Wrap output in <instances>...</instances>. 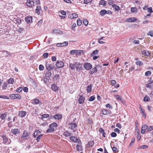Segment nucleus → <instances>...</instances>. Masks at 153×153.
<instances>
[{
	"label": "nucleus",
	"instance_id": "60",
	"mask_svg": "<svg viewBox=\"0 0 153 153\" xmlns=\"http://www.w3.org/2000/svg\"><path fill=\"white\" fill-rule=\"evenodd\" d=\"M135 140V138L133 137L132 138L131 142L130 143V144L129 145V146H131L132 145V144L134 142Z\"/></svg>",
	"mask_w": 153,
	"mask_h": 153
},
{
	"label": "nucleus",
	"instance_id": "12",
	"mask_svg": "<svg viewBox=\"0 0 153 153\" xmlns=\"http://www.w3.org/2000/svg\"><path fill=\"white\" fill-rule=\"evenodd\" d=\"M101 113L102 114L105 115L108 114H110L111 113V111H108L105 109H103L101 111Z\"/></svg>",
	"mask_w": 153,
	"mask_h": 153
},
{
	"label": "nucleus",
	"instance_id": "27",
	"mask_svg": "<svg viewBox=\"0 0 153 153\" xmlns=\"http://www.w3.org/2000/svg\"><path fill=\"white\" fill-rule=\"evenodd\" d=\"M112 7H113L116 11H119L120 10V7L117 5L114 4L112 5Z\"/></svg>",
	"mask_w": 153,
	"mask_h": 153
},
{
	"label": "nucleus",
	"instance_id": "34",
	"mask_svg": "<svg viewBox=\"0 0 153 153\" xmlns=\"http://www.w3.org/2000/svg\"><path fill=\"white\" fill-rule=\"evenodd\" d=\"M99 4L100 5H102L104 7H105L106 6V1L104 0H101L100 1Z\"/></svg>",
	"mask_w": 153,
	"mask_h": 153
},
{
	"label": "nucleus",
	"instance_id": "41",
	"mask_svg": "<svg viewBox=\"0 0 153 153\" xmlns=\"http://www.w3.org/2000/svg\"><path fill=\"white\" fill-rule=\"evenodd\" d=\"M69 67L71 70H74L75 68V64H73L72 63H70L69 64Z\"/></svg>",
	"mask_w": 153,
	"mask_h": 153
},
{
	"label": "nucleus",
	"instance_id": "4",
	"mask_svg": "<svg viewBox=\"0 0 153 153\" xmlns=\"http://www.w3.org/2000/svg\"><path fill=\"white\" fill-rule=\"evenodd\" d=\"M9 97L13 100H19L21 99V96L18 94H10Z\"/></svg>",
	"mask_w": 153,
	"mask_h": 153
},
{
	"label": "nucleus",
	"instance_id": "44",
	"mask_svg": "<svg viewBox=\"0 0 153 153\" xmlns=\"http://www.w3.org/2000/svg\"><path fill=\"white\" fill-rule=\"evenodd\" d=\"M136 64L137 65H139L140 66H142L143 65V62L141 61H137L136 62Z\"/></svg>",
	"mask_w": 153,
	"mask_h": 153
},
{
	"label": "nucleus",
	"instance_id": "8",
	"mask_svg": "<svg viewBox=\"0 0 153 153\" xmlns=\"http://www.w3.org/2000/svg\"><path fill=\"white\" fill-rule=\"evenodd\" d=\"M56 65L58 68H62L64 66V63L62 61H57Z\"/></svg>",
	"mask_w": 153,
	"mask_h": 153
},
{
	"label": "nucleus",
	"instance_id": "7",
	"mask_svg": "<svg viewBox=\"0 0 153 153\" xmlns=\"http://www.w3.org/2000/svg\"><path fill=\"white\" fill-rule=\"evenodd\" d=\"M75 68L77 71H80L82 69V65L80 62H76L75 63Z\"/></svg>",
	"mask_w": 153,
	"mask_h": 153
},
{
	"label": "nucleus",
	"instance_id": "18",
	"mask_svg": "<svg viewBox=\"0 0 153 153\" xmlns=\"http://www.w3.org/2000/svg\"><path fill=\"white\" fill-rule=\"evenodd\" d=\"M78 17L77 14L76 13H73L70 14L68 16V18L71 19H73L75 18H77Z\"/></svg>",
	"mask_w": 153,
	"mask_h": 153
},
{
	"label": "nucleus",
	"instance_id": "36",
	"mask_svg": "<svg viewBox=\"0 0 153 153\" xmlns=\"http://www.w3.org/2000/svg\"><path fill=\"white\" fill-rule=\"evenodd\" d=\"M98 51L96 50L93 51L92 53L91 54V56L92 57L93 56L96 55L98 54Z\"/></svg>",
	"mask_w": 153,
	"mask_h": 153
},
{
	"label": "nucleus",
	"instance_id": "35",
	"mask_svg": "<svg viewBox=\"0 0 153 153\" xmlns=\"http://www.w3.org/2000/svg\"><path fill=\"white\" fill-rule=\"evenodd\" d=\"M94 143V142L93 140H91L88 142V147H90V146H92Z\"/></svg>",
	"mask_w": 153,
	"mask_h": 153
},
{
	"label": "nucleus",
	"instance_id": "24",
	"mask_svg": "<svg viewBox=\"0 0 153 153\" xmlns=\"http://www.w3.org/2000/svg\"><path fill=\"white\" fill-rule=\"evenodd\" d=\"M36 13L39 14L40 13L41 11H42V8L40 6H37L36 7V9L35 10Z\"/></svg>",
	"mask_w": 153,
	"mask_h": 153
},
{
	"label": "nucleus",
	"instance_id": "58",
	"mask_svg": "<svg viewBox=\"0 0 153 153\" xmlns=\"http://www.w3.org/2000/svg\"><path fill=\"white\" fill-rule=\"evenodd\" d=\"M92 0H84V3L86 4H87L88 3L91 2Z\"/></svg>",
	"mask_w": 153,
	"mask_h": 153
},
{
	"label": "nucleus",
	"instance_id": "6",
	"mask_svg": "<svg viewBox=\"0 0 153 153\" xmlns=\"http://www.w3.org/2000/svg\"><path fill=\"white\" fill-rule=\"evenodd\" d=\"M70 140H71V141L74 142H78V143L79 144H81V142L79 139H78L77 138L72 136H71L70 137Z\"/></svg>",
	"mask_w": 153,
	"mask_h": 153
},
{
	"label": "nucleus",
	"instance_id": "39",
	"mask_svg": "<svg viewBox=\"0 0 153 153\" xmlns=\"http://www.w3.org/2000/svg\"><path fill=\"white\" fill-rule=\"evenodd\" d=\"M107 12V11L106 10H102L100 12V15L102 16H103Z\"/></svg>",
	"mask_w": 153,
	"mask_h": 153
},
{
	"label": "nucleus",
	"instance_id": "16",
	"mask_svg": "<svg viewBox=\"0 0 153 153\" xmlns=\"http://www.w3.org/2000/svg\"><path fill=\"white\" fill-rule=\"evenodd\" d=\"M51 89L54 91L56 92L58 91L59 87L55 84H52L51 85Z\"/></svg>",
	"mask_w": 153,
	"mask_h": 153
},
{
	"label": "nucleus",
	"instance_id": "2",
	"mask_svg": "<svg viewBox=\"0 0 153 153\" xmlns=\"http://www.w3.org/2000/svg\"><path fill=\"white\" fill-rule=\"evenodd\" d=\"M82 51V50H75L71 51L70 53L71 55H73L74 54L76 56L80 55Z\"/></svg>",
	"mask_w": 153,
	"mask_h": 153
},
{
	"label": "nucleus",
	"instance_id": "63",
	"mask_svg": "<svg viewBox=\"0 0 153 153\" xmlns=\"http://www.w3.org/2000/svg\"><path fill=\"white\" fill-rule=\"evenodd\" d=\"M117 135V134L114 132H112L111 134V136L112 137H115Z\"/></svg>",
	"mask_w": 153,
	"mask_h": 153
},
{
	"label": "nucleus",
	"instance_id": "22",
	"mask_svg": "<svg viewBox=\"0 0 153 153\" xmlns=\"http://www.w3.org/2000/svg\"><path fill=\"white\" fill-rule=\"evenodd\" d=\"M140 110L141 114L143 116H144L145 118L147 117L146 114L145 113V111L144 109H143L141 106H140Z\"/></svg>",
	"mask_w": 153,
	"mask_h": 153
},
{
	"label": "nucleus",
	"instance_id": "62",
	"mask_svg": "<svg viewBox=\"0 0 153 153\" xmlns=\"http://www.w3.org/2000/svg\"><path fill=\"white\" fill-rule=\"evenodd\" d=\"M39 69L40 71H42L44 69V67L43 65H40L39 66Z\"/></svg>",
	"mask_w": 153,
	"mask_h": 153
},
{
	"label": "nucleus",
	"instance_id": "25",
	"mask_svg": "<svg viewBox=\"0 0 153 153\" xmlns=\"http://www.w3.org/2000/svg\"><path fill=\"white\" fill-rule=\"evenodd\" d=\"M137 20L136 18L134 17H131L127 19H126V21L128 22H133Z\"/></svg>",
	"mask_w": 153,
	"mask_h": 153
},
{
	"label": "nucleus",
	"instance_id": "38",
	"mask_svg": "<svg viewBox=\"0 0 153 153\" xmlns=\"http://www.w3.org/2000/svg\"><path fill=\"white\" fill-rule=\"evenodd\" d=\"M14 82V80L13 78L11 77L7 81L8 84H13Z\"/></svg>",
	"mask_w": 153,
	"mask_h": 153
},
{
	"label": "nucleus",
	"instance_id": "28",
	"mask_svg": "<svg viewBox=\"0 0 153 153\" xmlns=\"http://www.w3.org/2000/svg\"><path fill=\"white\" fill-rule=\"evenodd\" d=\"M62 118V115L61 114H56L54 116V118L57 120L61 119Z\"/></svg>",
	"mask_w": 153,
	"mask_h": 153
},
{
	"label": "nucleus",
	"instance_id": "57",
	"mask_svg": "<svg viewBox=\"0 0 153 153\" xmlns=\"http://www.w3.org/2000/svg\"><path fill=\"white\" fill-rule=\"evenodd\" d=\"M143 54H144V55L147 56H148L149 55V52L146 51H143Z\"/></svg>",
	"mask_w": 153,
	"mask_h": 153
},
{
	"label": "nucleus",
	"instance_id": "54",
	"mask_svg": "<svg viewBox=\"0 0 153 153\" xmlns=\"http://www.w3.org/2000/svg\"><path fill=\"white\" fill-rule=\"evenodd\" d=\"M95 99V97L93 96H92L90 97L88 101H92L94 100Z\"/></svg>",
	"mask_w": 153,
	"mask_h": 153
},
{
	"label": "nucleus",
	"instance_id": "45",
	"mask_svg": "<svg viewBox=\"0 0 153 153\" xmlns=\"http://www.w3.org/2000/svg\"><path fill=\"white\" fill-rule=\"evenodd\" d=\"M114 1L113 0H109L108 1V4L110 5H111L112 7L113 5L114 4Z\"/></svg>",
	"mask_w": 153,
	"mask_h": 153
},
{
	"label": "nucleus",
	"instance_id": "14",
	"mask_svg": "<svg viewBox=\"0 0 153 153\" xmlns=\"http://www.w3.org/2000/svg\"><path fill=\"white\" fill-rule=\"evenodd\" d=\"M68 125L69 126V128L72 129H74V128L77 127V124L76 123H68Z\"/></svg>",
	"mask_w": 153,
	"mask_h": 153
},
{
	"label": "nucleus",
	"instance_id": "32",
	"mask_svg": "<svg viewBox=\"0 0 153 153\" xmlns=\"http://www.w3.org/2000/svg\"><path fill=\"white\" fill-rule=\"evenodd\" d=\"M2 138L3 139V143H5V144L7 143L8 139V138L4 135H3L2 137Z\"/></svg>",
	"mask_w": 153,
	"mask_h": 153
},
{
	"label": "nucleus",
	"instance_id": "49",
	"mask_svg": "<svg viewBox=\"0 0 153 153\" xmlns=\"http://www.w3.org/2000/svg\"><path fill=\"white\" fill-rule=\"evenodd\" d=\"M22 87H20L17 88L16 90V92L18 93H20L22 91Z\"/></svg>",
	"mask_w": 153,
	"mask_h": 153
},
{
	"label": "nucleus",
	"instance_id": "53",
	"mask_svg": "<svg viewBox=\"0 0 153 153\" xmlns=\"http://www.w3.org/2000/svg\"><path fill=\"white\" fill-rule=\"evenodd\" d=\"M49 53H44L43 55V56L44 58H47L48 56Z\"/></svg>",
	"mask_w": 153,
	"mask_h": 153
},
{
	"label": "nucleus",
	"instance_id": "10",
	"mask_svg": "<svg viewBox=\"0 0 153 153\" xmlns=\"http://www.w3.org/2000/svg\"><path fill=\"white\" fill-rule=\"evenodd\" d=\"M11 132L14 135L19 134L20 132V130L18 128L12 129Z\"/></svg>",
	"mask_w": 153,
	"mask_h": 153
},
{
	"label": "nucleus",
	"instance_id": "37",
	"mask_svg": "<svg viewBox=\"0 0 153 153\" xmlns=\"http://www.w3.org/2000/svg\"><path fill=\"white\" fill-rule=\"evenodd\" d=\"M52 75V73H51L50 72L48 71L46 72V74H45V76H46L48 78H49Z\"/></svg>",
	"mask_w": 153,
	"mask_h": 153
},
{
	"label": "nucleus",
	"instance_id": "20",
	"mask_svg": "<svg viewBox=\"0 0 153 153\" xmlns=\"http://www.w3.org/2000/svg\"><path fill=\"white\" fill-rule=\"evenodd\" d=\"M111 85L114 86L116 88H118L119 87V85L118 84H116V82L114 80H111Z\"/></svg>",
	"mask_w": 153,
	"mask_h": 153
},
{
	"label": "nucleus",
	"instance_id": "17",
	"mask_svg": "<svg viewBox=\"0 0 153 153\" xmlns=\"http://www.w3.org/2000/svg\"><path fill=\"white\" fill-rule=\"evenodd\" d=\"M25 20L27 23H30L32 22V18L31 16H27L25 18Z\"/></svg>",
	"mask_w": 153,
	"mask_h": 153
},
{
	"label": "nucleus",
	"instance_id": "52",
	"mask_svg": "<svg viewBox=\"0 0 153 153\" xmlns=\"http://www.w3.org/2000/svg\"><path fill=\"white\" fill-rule=\"evenodd\" d=\"M43 136V134H39L38 136L36 138L37 142H39L40 140V138Z\"/></svg>",
	"mask_w": 153,
	"mask_h": 153
},
{
	"label": "nucleus",
	"instance_id": "42",
	"mask_svg": "<svg viewBox=\"0 0 153 153\" xmlns=\"http://www.w3.org/2000/svg\"><path fill=\"white\" fill-rule=\"evenodd\" d=\"M131 11L132 13H136L137 12V9L135 7H131Z\"/></svg>",
	"mask_w": 153,
	"mask_h": 153
},
{
	"label": "nucleus",
	"instance_id": "46",
	"mask_svg": "<svg viewBox=\"0 0 153 153\" xmlns=\"http://www.w3.org/2000/svg\"><path fill=\"white\" fill-rule=\"evenodd\" d=\"M49 115L48 114H44L42 115L41 117V119L43 120L44 118L48 117Z\"/></svg>",
	"mask_w": 153,
	"mask_h": 153
},
{
	"label": "nucleus",
	"instance_id": "50",
	"mask_svg": "<svg viewBox=\"0 0 153 153\" xmlns=\"http://www.w3.org/2000/svg\"><path fill=\"white\" fill-rule=\"evenodd\" d=\"M77 25L79 26H80L82 24V21L79 19H78L77 21Z\"/></svg>",
	"mask_w": 153,
	"mask_h": 153
},
{
	"label": "nucleus",
	"instance_id": "19",
	"mask_svg": "<svg viewBox=\"0 0 153 153\" xmlns=\"http://www.w3.org/2000/svg\"><path fill=\"white\" fill-rule=\"evenodd\" d=\"M32 103L34 105H37L38 104H41L42 103L41 102L39 99L36 98L34 99L33 100Z\"/></svg>",
	"mask_w": 153,
	"mask_h": 153
},
{
	"label": "nucleus",
	"instance_id": "64",
	"mask_svg": "<svg viewBox=\"0 0 153 153\" xmlns=\"http://www.w3.org/2000/svg\"><path fill=\"white\" fill-rule=\"evenodd\" d=\"M23 90L25 92H27L28 91V89L27 87H25L24 88Z\"/></svg>",
	"mask_w": 153,
	"mask_h": 153
},
{
	"label": "nucleus",
	"instance_id": "1",
	"mask_svg": "<svg viewBox=\"0 0 153 153\" xmlns=\"http://www.w3.org/2000/svg\"><path fill=\"white\" fill-rule=\"evenodd\" d=\"M58 126L57 124L55 123H53L50 124L49 127L50 128L48 129L47 130V133H50L51 132L54 131L55 130L54 128Z\"/></svg>",
	"mask_w": 153,
	"mask_h": 153
},
{
	"label": "nucleus",
	"instance_id": "33",
	"mask_svg": "<svg viewBox=\"0 0 153 153\" xmlns=\"http://www.w3.org/2000/svg\"><path fill=\"white\" fill-rule=\"evenodd\" d=\"M71 134L68 131L66 130L64 133L63 135L66 137H68Z\"/></svg>",
	"mask_w": 153,
	"mask_h": 153
},
{
	"label": "nucleus",
	"instance_id": "56",
	"mask_svg": "<svg viewBox=\"0 0 153 153\" xmlns=\"http://www.w3.org/2000/svg\"><path fill=\"white\" fill-rule=\"evenodd\" d=\"M151 74V72L149 71H148L145 73V75L146 76H150Z\"/></svg>",
	"mask_w": 153,
	"mask_h": 153
},
{
	"label": "nucleus",
	"instance_id": "40",
	"mask_svg": "<svg viewBox=\"0 0 153 153\" xmlns=\"http://www.w3.org/2000/svg\"><path fill=\"white\" fill-rule=\"evenodd\" d=\"M114 96L117 100L122 101V98L120 96L118 95H115Z\"/></svg>",
	"mask_w": 153,
	"mask_h": 153
},
{
	"label": "nucleus",
	"instance_id": "21",
	"mask_svg": "<svg viewBox=\"0 0 153 153\" xmlns=\"http://www.w3.org/2000/svg\"><path fill=\"white\" fill-rule=\"evenodd\" d=\"M147 127L148 126L146 125H143L141 128V133L143 134H144Z\"/></svg>",
	"mask_w": 153,
	"mask_h": 153
},
{
	"label": "nucleus",
	"instance_id": "9",
	"mask_svg": "<svg viewBox=\"0 0 153 153\" xmlns=\"http://www.w3.org/2000/svg\"><path fill=\"white\" fill-rule=\"evenodd\" d=\"M26 5L28 7H32L34 6V3L32 0H27L26 2Z\"/></svg>",
	"mask_w": 153,
	"mask_h": 153
},
{
	"label": "nucleus",
	"instance_id": "11",
	"mask_svg": "<svg viewBox=\"0 0 153 153\" xmlns=\"http://www.w3.org/2000/svg\"><path fill=\"white\" fill-rule=\"evenodd\" d=\"M46 68L48 71H51L53 68V65L51 64L48 63V62H46L45 65Z\"/></svg>",
	"mask_w": 153,
	"mask_h": 153
},
{
	"label": "nucleus",
	"instance_id": "51",
	"mask_svg": "<svg viewBox=\"0 0 153 153\" xmlns=\"http://www.w3.org/2000/svg\"><path fill=\"white\" fill-rule=\"evenodd\" d=\"M104 38V37H102L101 38H100L99 39V41H98V42H99V43L100 44H103V43H105V42L103 41H101V40H102V39Z\"/></svg>",
	"mask_w": 153,
	"mask_h": 153
},
{
	"label": "nucleus",
	"instance_id": "29",
	"mask_svg": "<svg viewBox=\"0 0 153 153\" xmlns=\"http://www.w3.org/2000/svg\"><path fill=\"white\" fill-rule=\"evenodd\" d=\"M81 144H77L76 145V150L78 151H80L82 150V146L81 145Z\"/></svg>",
	"mask_w": 153,
	"mask_h": 153
},
{
	"label": "nucleus",
	"instance_id": "43",
	"mask_svg": "<svg viewBox=\"0 0 153 153\" xmlns=\"http://www.w3.org/2000/svg\"><path fill=\"white\" fill-rule=\"evenodd\" d=\"M92 90V87L91 85H88L87 86V91L88 93L90 92Z\"/></svg>",
	"mask_w": 153,
	"mask_h": 153
},
{
	"label": "nucleus",
	"instance_id": "55",
	"mask_svg": "<svg viewBox=\"0 0 153 153\" xmlns=\"http://www.w3.org/2000/svg\"><path fill=\"white\" fill-rule=\"evenodd\" d=\"M150 100L148 96H146L144 98V101H148Z\"/></svg>",
	"mask_w": 153,
	"mask_h": 153
},
{
	"label": "nucleus",
	"instance_id": "47",
	"mask_svg": "<svg viewBox=\"0 0 153 153\" xmlns=\"http://www.w3.org/2000/svg\"><path fill=\"white\" fill-rule=\"evenodd\" d=\"M83 23L85 26H86L88 25V21L86 19H84L83 20Z\"/></svg>",
	"mask_w": 153,
	"mask_h": 153
},
{
	"label": "nucleus",
	"instance_id": "15",
	"mask_svg": "<svg viewBox=\"0 0 153 153\" xmlns=\"http://www.w3.org/2000/svg\"><path fill=\"white\" fill-rule=\"evenodd\" d=\"M27 114V113L26 111H21L19 112L18 115L20 117H23L26 115Z\"/></svg>",
	"mask_w": 153,
	"mask_h": 153
},
{
	"label": "nucleus",
	"instance_id": "30",
	"mask_svg": "<svg viewBox=\"0 0 153 153\" xmlns=\"http://www.w3.org/2000/svg\"><path fill=\"white\" fill-rule=\"evenodd\" d=\"M41 133L40 131L39 130H36L33 134V137L36 138L39 134Z\"/></svg>",
	"mask_w": 153,
	"mask_h": 153
},
{
	"label": "nucleus",
	"instance_id": "59",
	"mask_svg": "<svg viewBox=\"0 0 153 153\" xmlns=\"http://www.w3.org/2000/svg\"><path fill=\"white\" fill-rule=\"evenodd\" d=\"M53 33H59L60 32H62L61 31L59 30H54L53 31Z\"/></svg>",
	"mask_w": 153,
	"mask_h": 153
},
{
	"label": "nucleus",
	"instance_id": "26",
	"mask_svg": "<svg viewBox=\"0 0 153 153\" xmlns=\"http://www.w3.org/2000/svg\"><path fill=\"white\" fill-rule=\"evenodd\" d=\"M97 71V69L96 67H95L93 68L91 70H90L89 71V73L90 74L92 75L93 74L96 73Z\"/></svg>",
	"mask_w": 153,
	"mask_h": 153
},
{
	"label": "nucleus",
	"instance_id": "31",
	"mask_svg": "<svg viewBox=\"0 0 153 153\" xmlns=\"http://www.w3.org/2000/svg\"><path fill=\"white\" fill-rule=\"evenodd\" d=\"M146 87L149 88H153V81L150 82L146 85Z\"/></svg>",
	"mask_w": 153,
	"mask_h": 153
},
{
	"label": "nucleus",
	"instance_id": "3",
	"mask_svg": "<svg viewBox=\"0 0 153 153\" xmlns=\"http://www.w3.org/2000/svg\"><path fill=\"white\" fill-rule=\"evenodd\" d=\"M30 133L27 131H24L22 135V138L23 140H27L29 139Z\"/></svg>",
	"mask_w": 153,
	"mask_h": 153
},
{
	"label": "nucleus",
	"instance_id": "48",
	"mask_svg": "<svg viewBox=\"0 0 153 153\" xmlns=\"http://www.w3.org/2000/svg\"><path fill=\"white\" fill-rule=\"evenodd\" d=\"M0 98L7 99H9V97L5 95H0Z\"/></svg>",
	"mask_w": 153,
	"mask_h": 153
},
{
	"label": "nucleus",
	"instance_id": "61",
	"mask_svg": "<svg viewBox=\"0 0 153 153\" xmlns=\"http://www.w3.org/2000/svg\"><path fill=\"white\" fill-rule=\"evenodd\" d=\"M147 10L149 13H151L153 12V10L151 7L148 8Z\"/></svg>",
	"mask_w": 153,
	"mask_h": 153
},
{
	"label": "nucleus",
	"instance_id": "13",
	"mask_svg": "<svg viewBox=\"0 0 153 153\" xmlns=\"http://www.w3.org/2000/svg\"><path fill=\"white\" fill-rule=\"evenodd\" d=\"M85 98L82 95H80L78 100V103L79 104H81L83 103L85 101Z\"/></svg>",
	"mask_w": 153,
	"mask_h": 153
},
{
	"label": "nucleus",
	"instance_id": "23",
	"mask_svg": "<svg viewBox=\"0 0 153 153\" xmlns=\"http://www.w3.org/2000/svg\"><path fill=\"white\" fill-rule=\"evenodd\" d=\"M7 113L4 112L3 114H0V118H1L2 120H4L7 117Z\"/></svg>",
	"mask_w": 153,
	"mask_h": 153
},
{
	"label": "nucleus",
	"instance_id": "5",
	"mask_svg": "<svg viewBox=\"0 0 153 153\" xmlns=\"http://www.w3.org/2000/svg\"><path fill=\"white\" fill-rule=\"evenodd\" d=\"M83 66L85 69L87 70H90L92 67L91 64L90 63L87 62L85 63Z\"/></svg>",
	"mask_w": 153,
	"mask_h": 153
}]
</instances>
